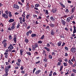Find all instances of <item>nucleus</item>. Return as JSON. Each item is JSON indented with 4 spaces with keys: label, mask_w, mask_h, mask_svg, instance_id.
<instances>
[{
    "label": "nucleus",
    "mask_w": 76,
    "mask_h": 76,
    "mask_svg": "<svg viewBox=\"0 0 76 76\" xmlns=\"http://www.w3.org/2000/svg\"><path fill=\"white\" fill-rule=\"evenodd\" d=\"M19 26H20V24H18L16 27L17 28H19Z\"/></svg>",
    "instance_id": "obj_39"
},
{
    "label": "nucleus",
    "mask_w": 76,
    "mask_h": 76,
    "mask_svg": "<svg viewBox=\"0 0 76 76\" xmlns=\"http://www.w3.org/2000/svg\"><path fill=\"white\" fill-rule=\"evenodd\" d=\"M61 43H62L61 41H59L57 43L58 45L59 46H61Z\"/></svg>",
    "instance_id": "obj_11"
},
{
    "label": "nucleus",
    "mask_w": 76,
    "mask_h": 76,
    "mask_svg": "<svg viewBox=\"0 0 76 76\" xmlns=\"http://www.w3.org/2000/svg\"><path fill=\"white\" fill-rule=\"evenodd\" d=\"M49 25L50 26L52 27V28H54V24L50 23L49 24Z\"/></svg>",
    "instance_id": "obj_18"
},
{
    "label": "nucleus",
    "mask_w": 76,
    "mask_h": 76,
    "mask_svg": "<svg viewBox=\"0 0 76 76\" xmlns=\"http://www.w3.org/2000/svg\"><path fill=\"white\" fill-rule=\"evenodd\" d=\"M13 8L14 9H19V6L18 5L14 4Z\"/></svg>",
    "instance_id": "obj_2"
},
{
    "label": "nucleus",
    "mask_w": 76,
    "mask_h": 76,
    "mask_svg": "<svg viewBox=\"0 0 76 76\" xmlns=\"http://www.w3.org/2000/svg\"><path fill=\"white\" fill-rule=\"evenodd\" d=\"M70 51L72 53H75L76 52V49L75 48H72L70 50Z\"/></svg>",
    "instance_id": "obj_4"
},
{
    "label": "nucleus",
    "mask_w": 76,
    "mask_h": 76,
    "mask_svg": "<svg viewBox=\"0 0 76 76\" xmlns=\"http://www.w3.org/2000/svg\"><path fill=\"white\" fill-rule=\"evenodd\" d=\"M8 12H8V10H6L5 11V12L6 14L7 15H8Z\"/></svg>",
    "instance_id": "obj_27"
},
{
    "label": "nucleus",
    "mask_w": 76,
    "mask_h": 76,
    "mask_svg": "<svg viewBox=\"0 0 76 76\" xmlns=\"http://www.w3.org/2000/svg\"><path fill=\"white\" fill-rule=\"evenodd\" d=\"M50 19H51V20H52V21H54V20H55L54 19V18L53 16H52V17H50Z\"/></svg>",
    "instance_id": "obj_17"
},
{
    "label": "nucleus",
    "mask_w": 76,
    "mask_h": 76,
    "mask_svg": "<svg viewBox=\"0 0 76 76\" xmlns=\"http://www.w3.org/2000/svg\"><path fill=\"white\" fill-rule=\"evenodd\" d=\"M72 59H73V61H76L75 60V56H73V58Z\"/></svg>",
    "instance_id": "obj_46"
},
{
    "label": "nucleus",
    "mask_w": 76,
    "mask_h": 76,
    "mask_svg": "<svg viewBox=\"0 0 76 76\" xmlns=\"http://www.w3.org/2000/svg\"><path fill=\"white\" fill-rule=\"evenodd\" d=\"M15 27V26H12L11 27V28H9L8 29V30H9V31H12L13 29H14Z\"/></svg>",
    "instance_id": "obj_7"
},
{
    "label": "nucleus",
    "mask_w": 76,
    "mask_h": 76,
    "mask_svg": "<svg viewBox=\"0 0 76 76\" xmlns=\"http://www.w3.org/2000/svg\"><path fill=\"white\" fill-rule=\"evenodd\" d=\"M57 11V9L55 8H53L52 10V12H53V13H56V12Z\"/></svg>",
    "instance_id": "obj_10"
},
{
    "label": "nucleus",
    "mask_w": 76,
    "mask_h": 76,
    "mask_svg": "<svg viewBox=\"0 0 76 76\" xmlns=\"http://www.w3.org/2000/svg\"><path fill=\"white\" fill-rule=\"evenodd\" d=\"M43 61L45 62H47V60L45 58L43 59Z\"/></svg>",
    "instance_id": "obj_42"
},
{
    "label": "nucleus",
    "mask_w": 76,
    "mask_h": 76,
    "mask_svg": "<svg viewBox=\"0 0 76 76\" xmlns=\"http://www.w3.org/2000/svg\"><path fill=\"white\" fill-rule=\"evenodd\" d=\"M35 47H34L32 48V50L33 51H35Z\"/></svg>",
    "instance_id": "obj_41"
},
{
    "label": "nucleus",
    "mask_w": 76,
    "mask_h": 76,
    "mask_svg": "<svg viewBox=\"0 0 76 76\" xmlns=\"http://www.w3.org/2000/svg\"><path fill=\"white\" fill-rule=\"evenodd\" d=\"M16 39H17L16 38V37L14 38V39H13L14 41V42H15V43L16 42Z\"/></svg>",
    "instance_id": "obj_24"
},
{
    "label": "nucleus",
    "mask_w": 76,
    "mask_h": 76,
    "mask_svg": "<svg viewBox=\"0 0 76 76\" xmlns=\"http://www.w3.org/2000/svg\"><path fill=\"white\" fill-rule=\"evenodd\" d=\"M10 68H11V65H10L8 66H7L5 67V74L3 75L2 76H8V75H9V73H8V72L9 71V69H10Z\"/></svg>",
    "instance_id": "obj_1"
},
{
    "label": "nucleus",
    "mask_w": 76,
    "mask_h": 76,
    "mask_svg": "<svg viewBox=\"0 0 76 76\" xmlns=\"http://www.w3.org/2000/svg\"><path fill=\"white\" fill-rule=\"evenodd\" d=\"M35 70H36V68H34L33 71V73H34V72H35Z\"/></svg>",
    "instance_id": "obj_44"
},
{
    "label": "nucleus",
    "mask_w": 76,
    "mask_h": 76,
    "mask_svg": "<svg viewBox=\"0 0 76 76\" xmlns=\"http://www.w3.org/2000/svg\"><path fill=\"white\" fill-rule=\"evenodd\" d=\"M16 64H17V65H18V66H19L20 65V64L18 62H17L16 63Z\"/></svg>",
    "instance_id": "obj_57"
},
{
    "label": "nucleus",
    "mask_w": 76,
    "mask_h": 76,
    "mask_svg": "<svg viewBox=\"0 0 76 76\" xmlns=\"http://www.w3.org/2000/svg\"><path fill=\"white\" fill-rule=\"evenodd\" d=\"M74 28V31H73V33L75 34V33H76V27L75 26H73Z\"/></svg>",
    "instance_id": "obj_9"
},
{
    "label": "nucleus",
    "mask_w": 76,
    "mask_h": 76,
    "mask_svg": "<svg viewBox=\"0 0 76 76\" xmlns=\"http://www.w3.org/2000/svg\"><path fill=\"white\" fill-rule=\"evenodd\" d=\"M67 1L68 3H72V2L69 0Z\"/></svg>",
    "instance_id": "obj_61"
},
{
    "label": "nucleus",
    "mask_w": 76,
    "mask_h": 76,
    "mask_svg": "<svg viewBox=\"0 0 76 76\" xmlns=\"http://www.w3.org/2000/svg\"><path fill=\"white\" fill-rule=\"evenodd\" d=\"M58 66H60V65H61V63L60 62H58Z\"/></svg>",
    "instance_id": "obj_60"
},
{
    "label": "nucleus",
    "mask_w": 76,
    "mask_h": 76,
    "mask_svg": "<svg viewBox=\"0 0 76 76\" xmlns=\"http://www.w3.org/2000/svg\"><path fill=\"white\" fill-rule=\"evenodd\" d=\"M14 21H15V20L13 19H10V20L9 22L11 23V22H14Z\"/></svg>",
    "instance_id": "obj_19"
},
{
    "label": "nucleus",
    "mask_w": 76,
    "mask_h": 76,
    "mask_svg": "<svg viewBox=\"0 0 76 76\" xmlns=\"http://www.w3.org/2000/svg\"><path fill=\"white\" fill-rule=\"evenodd\" d=\"M46 29H47L49 31V30H50V27H49V26H47L46 28Z\"/></svg>",
    "instance_id": "obj_31"
},
{
    "label": "nucleus",
    "mask_w": 76,
    "mask_h": 76,
    "mask_svg": "<svg viewBox=\"0 0 76 76\" xmlns=\"http://www.w3.org/2000/svg\"><path fill=\"white\" fill-rule=\"evenodd\" d=\"M73 71L74 72H75V73H76V69H73Z\"/></svg>",
    "instance_id": "obj_64"
},
{
    "label": "nucleus",
    "mask_w": 76,
    "mask_h": 76,
    "mask_svg": "<svg viewBox=\"0 0 76 76\" xmlns=\"http://www.w3.org/2000/svg\"><path fill=\"white\" fill-rule=\"evenodd\" d=\"M61 38H64V36L63 34L61 35Z\"/></svg>",
    "instance_id": "obj_50"
},
{
    "label": "nucleus",
    "mask_w": 76,
    "mask_h": 76,
    "mask_svg": "<svg viewBox=\"0 0 76 76\" xmlns=\"http://www.w3.org/2000/svg\"><path fill=\"white\" fill-rule=\"evenodd\" d=\"M72 20V19H71V18L70 17H68L67 18L66 20V23H69L70 22V20Z\"/></svg>",
    "instance_id": "obj_5"
},
{
    "label": "nucleus",
    "mask_w": 76,
    "mask_h": 76,
    "mask_svg": "<svg viewBox=\"0 0 76 76\" xmlns=\"http://www.w3.org/2000/svg\"><path fill=\"white\" fill-rule=\"evenodd\" d=\"M5 52H6V53H8V52H9V50L8 49H7L5 50Z\"/></svg>",
    "instance_id": "obj_63"
},
{
    "label": "nucleus",
    "mask_w": 76,
    "mask_h": 76,
    "mask_svg": "<svg viewBox=\"0 0 76 76\" xmlns=\"http://www.w3.org/2000/svg\"><path fill=\"white\" fill-rule=\"evenodd\" d=\"M65 44H66L65 43H64V42H63V43L62 45V47H63V46H64V45H65Z\"/></svg>",
    "instance_id": "obj_55"
},
{
    "label": "nucleus",
    "mask_w": 76,
    "mask_h": 76,
    "mask_svg": "<svg viewBox=\"0 0 76 76\" xmlns=\"http://www.w3.org/2000/svg\"><path fill=\"white\" fill-rule=\"evenodd\" d=\"M56 53H55L54 52H52V56H55L56 55Z\"/></svg>",
    "instance_id": "obj_45"
},
{
    "label": "nucleus",
    "mask_w": 76,
    "mask_h": 76,
    "mask_svg": "<svg viewBox=\"0 0 76 76\" xmlns=\"http://www.w3.org/2000/svg\"><path fill=\"white\" fill-rule=\"evenodd\" d=\"M6 41H7L6 40L4 39L2 42V44H4L5 42H6Z\"/></svg>",
    "instance_id": "obj_29"
},
{
    "label": "nucleus",
    "mask_w": 76,
    "mask_h": 76,
    "mask_svg": "<svg viewBox=\"0 0 76 76\" xmlns=\"http://www.w3.org/2000/svg\"><path fill=\"white\" fill-rule=\"evenodd\" d=\"M47 46L48 47H50V44L48 43L47 44Z\"/></svg>",
    "instance_id": "obj_49"
},
{
    "label": "nucleus",
    "mask_w": 76,
    "mask_h": 76,
    "mask_svg": "<svg viewBox=\"0 0 76 76\" xmlns=\"http://www.w3.org/2000/svg\"><path fill=\"white\" fill-rule=\"evenodd\" d=\"M26 6L28 9H29V3H27Z\"/></svg>",
    "instance_id": "obj_16"
},
{
    "label": "nucleus",
    "mask_w": 76,
    "mask_h": 76,
    "mask_svg": "<svg viewBox=\"0 0 76 76\" xmlns=\"http://www.w3.org/2000/svg\"><path fill=\"white\" fill-rule=\"evenodd\" d=\"M69 10H68V9H66V10L65 12L66 13H69Z\"/></svg>",
    "instance_id": "obj_40"
},
{
    "label": "nucleus",
    "mask_w": 76,
    "mask_h": 76,
    "mask_svg": "<svg viewBox=\"0 0 76 76\" xmlns=\"http://www.w3.org/2000/svg\"><path fill=\"white\" fill-rule=\"evenodd\" d=\"M45 49L48 51H50V49H48L47 47H45Z\"/></svg>",
    "instance_id": "obj_26"
},
{
    "label": "nucleus",
    "mask_w": 76,
    "mask_h": 76,
    "mask_svg": "<svg viewBox=\"0 0 76 76\" xmlns=\"http://www.w3.org/2000/svg\"><path fill=\"white\" fill-rule=\"evenodd\" d=\"M32 37H37V35L36 34H32L31 35Z\"/></svg>",
    "instance_id": "obj_20"
},
{
    "label": "nucleus",
    "mask_w": 76,
    "mask_h": 76,
    "mask_svg": "<svg viewBox=\"0 0 76 76\" xmlns=\"http://www.w3.org/2000/svg\"><path fill=\"white\" fill-rule=\"evenodd\" d=\"M8 16L9 17H10V18H11V17H12V14H9Z\"/></svg>",
    "instance_id": "obj_53"
},
{
    "label": "nucleus",
    "mask_w": 76,
    "mask_h": 76,
    "mask_svg": "<svg viewBox=\"0 0 76 76\" xmlns=\"http://www.w3.org/2000/svg\"><path fill=\"white\" fill-rule=\"evenodd\" d=\"M1 69H2V70H4V66H3V65L1 66Z\"/></svg>",
    "instance_id": "obj_36"
},
{
    "label": "nucleus",
    "mask_w": 76,
    "mask_h": 76,
    "mask_svg": "<svg viewBox=\"0 0 76 76\" xmlns=\"http://www.w3.org/2000/svg\"><path fill=\"white\" fill-rule=\"evenodd\" d=\"M23 52V49H20V54L21 55V56H22L23 55V54L22 53Z\"/></svg>",
    "instance_id": "obj_12"
},
{
    "label": "nucleus",
    "mask_w": 76,
    "mask_h": 76,
    "mask_svg": "<svg viewBox=\"0 0 76 76\" xmlns=\"http://www.w3.org/2000/svg\"><path fill=\"white\" fill-rule=\"evenodd\" d=\"M45 53H46V52L45 51V50H43V52L42 53L43 54V55H44V54H45Z\"/></svg>",
    "instance_id": "obj_43"
},
{
    "label": "nucleus",
    "mask_w": 76,
    "mask_h": 76,
    "mask_svg": "<svg viewBox=\"0 0 76 76\" xmlns=\"http://www.w3.org/2000/svg\"><path fill=\"white\" fill-rule=\"evenodd\" d=\"M25 18H23V19L22 21L23 22H25Z\"/></svg>",
    "instance_id": "obj_52"
},
{
    "label": "nucleus",
    "mask_w": 76,
    "mask_h": 76,
    "mask_svg": "<svg viewBox=\"0 0 76 76\" xmlns=\"http://www.w3.org/2000/svg\"><path fill=\"white\" fill-rule=\"evenodd\" d=\"M26 54L29 55V56H31V53H30V52H26Z\"/></svg>",
    "instance_id": "obj_21"
},
{
    "label": "nucleus",
    "mask_w": 76,
    "mask_h": 76,
    "mask_svg": "<svg viewBox=\"0 0 76 76\" xmlns=\"http://www.w3.org/2000/svg\"><path fill=\"white\" fill-rule=\"evenodd\" d=\"M61 3V5L62 6V7H65V6H64V5H63V4H62Z\"/></svg>",
    "instance_id": "obj_35"
},
{
    "label": "nucleus",
    "mask_w": 76,
    "mask_h": 76,
    "mask_svg": "<svg viewBox=\"0 0 76 76\" xmlns=\"http://www.w3.org/2000/svg\"><path fill=\"white\" fill-rule=\"evenodd\" d=\"M75 7H74L73 8H72V10L71 11V13L72 14V13H73V12H75Z\"/></svg>",
    "instance_id": "obj_13"
},
{
    "label": "nucleus",
    "mask_w": 76,
    "mask_h": 76,
    "mask_svg": "<svg viewBox=\"0 0 76 76\" xmlns=\"http://www.w3.org/2000/svg\"><path fill=\"white\" fill-rule=\"evenodd\" d=\"M2 16L3 18H4L6 19H7L8 18V15H6V14H2Z\"/></svg>",
    "instance_id": "obj_3"
},
{
    "label": "nucleus",
    "mask_w": 76,
    "mask_h": 76,
    "mask_svg": "<svg viewBox=\"0 0 76 76\" xmlns=\"http://www.w3.org/2000/svg\"><path fill=\"white\" fill-rule=\"evenodd\" d=\"M45 14H47V15H48L49 13H48V11L47 10H46Z\"/></svg>",
    "instance_id": "obj_34"
},
{
    "label": "nucleus",
    "mask_w": 76,
    "mask_h": 76,
    "mask_svg": "<svg viewBox=\"0 0 76 76\" xmlns=\"http://www.w3.org/2000/svg\"><path fill=\"white\" fill-rule=\"evenodd\" d=\"M51 34L52 35H54V30H52L50 31Z\"/></svg>",
    "instance_id": "obj_15"
},
{
    "label": "nucleus",
    "mask_w": 76,
    "mask_h": 76,
    "mask_svg": "<svg viewBox=\"0 0 76 76\" xmlns=\"http://www.w3.org/2000/svg\"><path fill=\"white\" fill-rule=\"evenodd\" d=\"M63 64L64 66H67V64L66 63L64 62Z\"/></svg>",
    "instance_id": "obj_48"
},
{
    "label": "nucleus",
    "mask_w": 76,
    "mask_h": 76,
    "mask_svg": "<svg viewBox=\"0 0 76 76\" xmlns=\"http://www.w3.org/2000/svg\"><path fill=\"white\" fill-rule=\"evenodd\" d=\"M48 57L50 59H52L53 58V56L50 55H49Z\"/></svg>",
    "instance_id": "obj_23"
},
{
    "label": "nucleus",
    "mask_w": 76,
    "mask_h": 76,
    "mask_svg": "<svg viewBox=\"0 0 76 76\" xmlns=\"http://www.w3.org/2000/svg\"><path fill=\"white\" fill-rule=\"evenodd\" d=\"M30 16V15L28 14L26 16V19H28V17H29Z\"/></svg>",
    "instance_id": "obj_33"
},
{
    "label": "nucleus",
    "mask_w": 76,
    "mask_h": 76,
    "mask_svg": "<svg viewBox=\"0 0 76 76\" xmlns=\"http://www.w3.org/2000/svg\"><path fill=\"white\" fill-rule=\"evenodd\" d=\"M8 49H9V50H10H10L13 49V46L12 45V44L10 45L8 47Z\"/></svg>",
    "instance_id": "obj_6"
},
{
    "label": "nucleus",
    "mask_w": 76,
    "mask_h": 76,
    "mask_svg": "<svg viewBox=\"0 0 76 76\" xmlns=\"http://www.w3.org/2000/svg\"><path fill=\"white\" fill-rule=\"evenodd\" d=\"M38 44H42V42L41 40L39 41H38Z\"/></svg>",
    "instance_id": "obj_32"
},
{
    "label": "nucleus",
    "mask_w": 76,
    "mask_h": 76,
    "mask_svg": "<svg viewBox=\"0 0 76 76\" xmlns=\"http://www.w3.org/2000/svg\"><path fill=\"white\" fill-rule=\"evenodd\" d=\"M20 69L21 70L23 69V66H21L20 68Z\"/></svg>",
    "instance_id": "obj_51"
},
{
    "label": "nucleus",
    "mask_w": 76,
    "mask_h": 76,
    "mask_svg": "<svg viewBox=\"0 0 76 76\" xmlns=\"http://www.w3.org/2000/svg\"><path fill=\"white\" fill-rule=\"evenodd\" d=\"M35 6L36 7H39V4H35Z\"/></svg>",
    "instance_id": "obj_22"
},
{
    "label": "nucleus",
    "mask_w": 76,
    "mask_h": 76,
    "mask_svg": "<svg viewBox=\"0 0 76 76\" xmlns=\"http://www.w3.org/2000/svg\"><path fill=\"white\" fill-rule=\"evenodd\" d=\"M74 17V14H72V15H71V20H72V19L73 18V17Z\"/></svg>",
    "instance_id": "obj_30"
},
{
    "label": "nucleus",
    "mask_w": 76,
    "mask_h": 76,
    "mask_svg": "<svg viewBox=\"0 0 76 76\" xmlns=\"http://www.w3.org/2000/svg\"><path fill=\"white\" fill-rule=\"evenodd\" d=\"M43 38H44V35H43L41 37V39H43Z\"/></svg>",
    "instance_id": "obj_47"
},
{
    "label": "nucleus",
    "mask_w": 76,
    "mask_h": 76,
    "mask_svg": "<svg viewBox=\"0 0 76 76\" xmlns=\"http://www.w3.org/2000/svg\"><path fill=\"white\" fill-rule=\"evenodd\" d=\"M25 42L26 43H28V42H29V40L27 39H26L25 40Z\"/></svg>",
    "instance_id": "obj_25"
},
{
    "label": "nucleus",
    "mask_w": 76,
    "mask_h": 76,
    "mask_svg": "<svg viewBox=\"0 0 76 76\" xmlns=\"http://www.w3.org/2000/svg\"><path fill=\"white\" fill-rule=\"evenodd\" d=\"M61 22L62 25H63L64 26H65V25H66V22H65L64 20H61Z\"/></svg>",
    "instance_id": "obj_8"
},
{
    "label": "nucleus",
    "mask_w": 76,
    "mask_h": 76,
    "mask_svg": "<svg viewBox=\"0 0 76 76\" xmlns=\"http://www.w3.org/2000/svg\"><path fill=\"white\" fill-rule=\"evenodd\" d=\"M34 48H37L38 47V43H35L34 45Z\"/></svg>",
    "instance_id": "obj_14"
},
{
    "label": "nucleus",
    "mask_w": 76,
    "mask_h": 76,
    "mask_svg": "<svg viewBox=\"0 0 76 76\" xmlns=\"http://www.w3.org/2000/svg\"><path fill=\"white\" fill-rule=\"evenodd\" d=\"M71 76H75V74L72 73L71 74Z\"/></svg>",
    "instance_id": "obj_62"
},
{
    "label": "nucleus",
    "mask_w": 76,
    "mask_h": 76,
    "mask_svg": "<svg viewBox=\"0 0 76 76\" xmlns=\"http://www.w3.org/2000/svg\"><path fill=\"white\" fill-rule=\"evenodd\" d=\"M20 22L21 24H23V22H22V20H20Z\"/></svg>",
    "instance_id": "obj_54"
},
{
    "label": "nucleus",
    "mask_w": 76,
    "mask_h": 76,
    "mask_svg": "<svg viewBox=\"0 0 76 76\" xmlns=\"http://www.w3.org/2000/svg\"><path fill=\"white\" fill-rule=\"evenodd\" d=\"M28 32L29 33V34H31V33H32V31L31 30H30V31H28Z\"/></svg>",
    "instance_id": "obj_59"
},
{
    "label": "nucleus",
    "mask_w": 76,
    "mask_h": 76,
    "mask_svg": "<svg viewBox=\"0 0 76 76\" xmlns=\"http://www.w3.org/2000/svg\"><path fill=\"white\" fill-rule=\"evenodd\" d=\"M29 32H27V33H26V35H27V36H29Z\"/></svg>",
    "instance_id": "obj_56"
},
{
    "label": "nucleus",
    "mask_w": 76,
    "mask_h": 76,
    "mask_svg": "<svg viewBox=\"0 0 76 76\" xmlns=\"http://www.w3.org/2000/svg\"><path fill=\"white\" fill-rule=\"evenodd\" d=\"M18 3L19 4H20V5H21V6H23V4H22V3H21V2L20 1H18Z\"/></svg>",
    "instance_id": "obj_28"
},
{
    "label": "nucleus",
    "mask_w": 76,
    "mask_h": 76,
    "mask_svg": "<svg viewBox=\"0 0 76 76\" xmlns=\"http://www.w3.org/2000/svg\"><path fill=\"white\" fill-rule=\"evenodd\" d=\"M64 61H65L66 62H67L68 61V60L67 58H66L64 59Z\"/></svg>",
    "instance_id": "obj_58"
},
{
    "label": "nucleus",
    "mask_w": 76,
    "mask_h": 76,
    "mask_svg": "<svg viewBox=\"0 0 76 76\" xmlns=\"http://www.w3.org/2000/svg\"><path fill=\"white\" fill-rule=\"evenodd\" d=\"M47 65H48V63H46L45 64V67H46L47 66Z\"/></svg>",
    "instance_id": "obj_37"
},
{
    "label": "nucleus",
    "mask_w": 76,
    "mask_h": 76,
    "mask_svg": "<svg viewBox=\"0 0 76 76\" xmlns=\"http://www.w3.org/2000/svg\"><path fill=\"white\" fill-rule=\"evenodd\" d=\"M9 38L10 39H12V36L10 35L9 36Z\"/></svg>",
    "instance_id": "obj_38"
}]
</instances>
